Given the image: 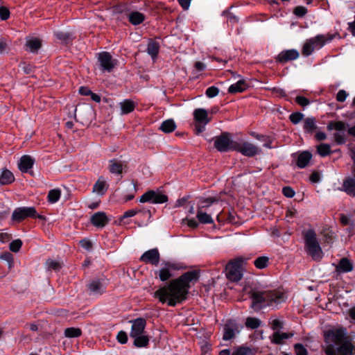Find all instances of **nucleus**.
I'll return each mask as SVG.
<instances>
[{"mask_svg": "<svg viewBox=\"0 0 355 355\" xmlns=\"http://www.w3.org/2000/svg\"><path fill=\"white\" fill-rule=\"evenodd\" d=\"M348 125L343 121H331L327 125L328 130H334V140L338 144H345L346 141V132Z\"/></svg>", "mask_w": 355, "mask_h": 355, "instance_id": "nucleus-8", "label": "nucleus"}, {"mask_svg": "<svg viewBox=\"0 0 355 355\" xmlns=\"http://www.w3.org/2000/svg\"><path fill=\"white\" fill-rule=\"evenodd\" d=\"M116 338L118 341L121 344H125L128 341V336L125 331H121L118 333Z\"/></svg>", "mask_w": 355, "mask_h": 355, "instance_id": "nucleus-52", "label": "nucleus"}, {"mask_svg": "<svg viewBox=\"0 0 355 355\" xmlns=\"http://www.w3.org/2000/svg\"><path fill=\"white\" fill-rule=\"evenodd\" d=\"M254 264L259 269L265 268L268 264V258L267 257H259L254 260Z\"/></svg>", "mask_w": 355, "mask_h": 355, "instance_id": "nucleus-42", "label": "nucleus"}, {"mask_svg": "<svg viewBox=\"0 0 355 355\" xmlns=\"http://www.w3.org/2000/svg\"><path fill=\"white\" fill-rule=\"evenodd\" d=\"M305 245L308 252L313 259L320 261L323 256L322 249L318 241L316 234L313 230H308L304 236Z\"/></svg>", "mask_w": 355, "mask_h": 355, "instance_id": "nucleus-7", "label": "nucleus"}, {"mask_svg": "<svg viewBox=\"0 0 355 355\" xmlns=\"http://www.w3.org/2000/svg\"><path fill=\"white\" fill-rule=\"evenodd\" d=\"M233 150L239 152L246 157H253L261 152L259 147L242 139L235 141V144H234L233 146Z\"/></svg>", "mask_w": 355, "mask_h": 355, "instance_id": "nucleus-9", "label": "nucleus"}, {"mask_svg": "<svg viewBox=\"0 0 355 355\" xmlns=\"http://www.w3.org/2000/svg\"><path fill=\"white\" fill-rule=\"evenodd\" d=\"M55 35L58 40L61 41H67L71 37V35L69 33L63 31H57L55 33Z\"/></svg>", "mask_w": 355, "mask_h": 355, "instance_id": "nucleus-48", "label": "nucleus"}, {"mask_svg": "<svg viewBox=\"0 0 355 355\" xmlns=\"http://www.w3.org/2000/svg\"><path fill=\"white\" fill-rule=\"evenodd\" d=\"M239 331L240 329L238 324L233 320H229L224 326L223 339L224 340H229L233 338L236 334L239 333Z\"/></svg>", "mask_w": 355, "mask_h": 355, "instance_id": "nucleus-18", "label": "nucleus"}, {"mask_svg": "<svg viewBox=\"0 0 355 355\" xmlns=\"http://www.w3.org/2000/svg\"><path fill=\"white\" fill-rule=\"evenodd\" d=\"M22 245V241L20 239H15L10 243V250L13 252L19 251Z\"/></svg>", "mask_w": 355, "mask_h": 355, "instance_id": "nucleus-45", "label": "nucleus"}, {"mask_svg": "<svg viewBox=\"0 0 355 355\" xmlns=\"http://www.w3.org/2000/svg\"><path fill=\"white\" fill-rule=\"evenodd\" d=\"M159 128L165 133H170L175 130L176 125L173 119H168L162 123Z\"/></svg>", "mask_w": 355, "mask_h": 355, "instance_id": "nucleus-33", "label": "nucleus"}, {"mask_svg": "<svg viewBox=\"0 0 355 355\" xmlns=\"http://www.w3.org/2000/svg\"><path fill=\"white\" fill-rule=\"evenodd\" d=\"M218 92L219 89L217 87L211 86L207 89L205 94L207 97L214 98L218 94Z\"/></svg>", "mask_w": 355, "mask_h": 355, "instance_id": "nucleus-47", "label": "nucleus"}, {"mask_svg": "<svg viewBox=\"0 0 355 355\" xmlns=\"http://www.w3.org/2000/svg\"><path fill=\"white\" fill-rule=\"evenodd\" d=\"M191 0H178L180 5L184 10H188Z\"/></svg>", "mask_w": 355, "mask_h": 355, "instance_id": "nucleus-62", "label": "nucleus"}, {"mask_svg": "<svg viewBox=\"0 0 355 355\" xmlns=\"http://www.w3.org/2000/svg\"><path fill=\"white\" fill-rule=\"evenodd\" d=\"M124 164L116 159H112L109 161V171L114 175H120L123 173Z\"/></svg>", "mask_w": 355, "mask_h": 355, "instance_id": "nucleus-22", "label": "nucleus"}, {"mask_svg": "<svg viewBox=\"0 0 355 355\" xmlns=\"http://www.w3.org/2000/svg\"><path fill=\"white\" fill-rule=\"evenodd\" d=\"M80 245L81 247L85 250H90L92 248V242L87 239H83L80 241Z\"/></svg>", "mask_w": 355, "mask_h": 355, "instance_id": "nucleus-60", "label": "nucleus"}, {"mask_svg": "<svg viewBox=\"0 0 355 355\" xmlns=\"http://www.w3.org/2000/svg\"><path fill=\"white\" fill-rule=\"evenodd\" d=\"M342 190L350 196H355V170H352L351 176L347 177L343 183Z\"/></svg>", "mask_w": 355, "mask_h": 355, "instance_id": "nucleus-19", "label": "nucleus"}, {"mask_svg": "<svg viewBox=\"0 0 355 355\" xmlns=\"http://www.w3.org/2000/svg\"><path fill=\"white\" fill-rule=\"evenodd\" d=\"M248 87V83L244 80H239L236 83L230 86L228 92L231 94L243 92Z\"/></svg>", "mask_w": 355, "mask_h": 355, "instance_id": "nucleus-26", "label": "nucleus"}, {"mask_svg": "<svg viewBox=\"0 0 355 355\" xmlns=\"http://www.w3.org/2000/svg\"><path fill=\"white\" fill-rule=\"evenodd\" d=\"M245 324L247 328L255 329L260 327L261 321L257 318L248 317Z\"/></svg>", "mask_w": 355, "mask_h": 355, "instance_id": "nucleus-38", "label": "nucleus"}, {"mask_svg": "<svg viewBox=\"0 0 355 355\" xmlns=\"http://www.w3.org/2000/svg\"><path fill=\"white\" fill-rule=\"evenodd\" d=\"M79 93L84 96H89L92 94V91L87 87H80Z\"/></svg>", "mask_w": 355, "mask_h": 355, "instance_id": "nucleus-63", "label": "nucleus"}, {"mask_svg": "<svg viewBox=\"0 0 355 355\" xmlns=\"http://www.w3.org/2000/svg\"><path fill=\"white\" fill-rule=\"evenodd\" d=\"M139 210L135 209H129L123 213V216H121V219L132 217L139 213Z\"/></svg>", "mask_w": 355, "mask_h": 355, "instance_id": "nucleus-57", "label": "nucleus"}, {"mask_svg": "<svg viewBox=\"0 0 355 355\" xmlns=\"http://www.w3.org/2000/svg\"><path fill=\"white\" fill-rule=\"evenodd\" d=\"M295 350L296 355H307V350L301 344H295Z\"/></svg>", "mask_w": 355, "mask_h": 355, "instance_id": "nucleus-49", "label": "nucleus"}, {"mask_svg": "<svg viewBox=\"0 0 355 355\" xmlns=\"http://www.w3.org/2000/svg\"><path fill=\"white\" fill-rule=\"evenodd\" d=\"M326 355H352L354 349L352 338L345 328L331 329L324 334Z\"/></svg>", "mask_w": 355, "mask_h": 355, "instance_id": "nucleus-2", "label": "nucleus"}, {"mask_svg": "<svg viewBox=\"0 0 355 355\" xmlns=\"http://www.w3.org/2000/svg\"><path fill=\"white\" fill-rule=\"evenodd\" d=\"M184 220L187 221V225L190 227L196 228L198 225V221H196L194 218L185 219Z\"/></svg>", "mask_w": 355, "mask_h": 355, "instance_id": "nucleus-61", "label": "nucleus"}, {"mask_svg": "<svg viewBox=\"0 0 355 355\" xmlns=\"http://www.w3.org/2000/svg\"><path fill=\"white\" fill-rule=\"evenodd\" d=\"M168 200V197L159 191L150 190L144 193L139 199L140 202L153 204L164 203Z\"/></svg>", "mask_w": 355, "mask_h": 355, "instance_id": "nucleus-13", "label": "nucleus"}, {"mask_svg": "<svg viewBox=\"0 0 355 355\" xmlns=\"http://www.w3.org/2000/svg\"><path fill=\"white\" fill-rule=\"evenodd\" d=\"M128 18L130 22L133 25L140 24L144 21L145 19L144 15L137 11L130 13Z\"/></svg>", "mask_w": 355, "mask_h": 355, "instance_id": "nucleus-35", "label": "nucleus"}, {"mask_svg": "<svg viewBox=\"0 0 355 355\" xmlns=\"http://www.w3.org/2000/svg\"><path fill=\"white\" fill-rule=\"evenodd\" d=\"M107 279L105 277L92 279L87 285L90 295L98 296L102 295L106 289Z\"/></svg>", "mask_w": 355, "mask_h": 355, "instance_id": "nucleus-16", "label": "nucleus"}, {"mask_svg": "<svg viewBox=\"0 0 355 355\" xmlns=\"http://www.w3.org/2000/svg\"><path fill=\"white\" fill-rule=\"evenodd\" d=\"M293 336V334L283 333L277 331L274 332L272 336V341L276 344H282L284 340L291 338Z\"/></svg>", "mask_w": 355, "mask_h": 355, "instance_id": "nucleus-32", "label": "nucleus"}, {"mask_svg": "<svg viewBox=\"0 0 355 355\" xmlns=\"http://www.w3.org/2000/svg\"><path fill=\"white\" fill-rule=\"evenodd\" d=\"M1 259L6 260L8 262L9 267H11L13 263V257L10 252H5L0 256Z\"/></svg>", "mask_w": 355, "mask_h": 355, "instance_id": "nucleus-50", "label": "nucleus"}, {"mask_svg": "<svg viewBox=\"0 0 355 355\" xmlns=\"http://www.w3.org/2000/svg\"><path fill=\"white\" fill-rule=\"evenodd\" d=\"M15 180L13 174L8 170L6 169L1 172L0 175V184H9Z\"/></svg>", "mask_w": 355, "mask_h": 355, "instance_id": "nucleus-34", "label": "nucleus"}, {"mask_svg": "<svg viewBox=\"0 0 355 355\" xmlns=\"http://www.w3.org/2000/svg\"><path fill=\"white\" fill-rule=\"evenodd\" d=\"M252 307L260 309L282 303L286 300V295L281 291H257L252 293Z\"/></svg>", "mask_w": 355, "mask_h": 355, "instance_id": "nucleus-3", "label": "nucleus"}, {"mask_svg": "<svg viewBox=\"0 0 355 355\" xmlns=\"http://www.w3.org/2000/svg\"><path fill=\"white\" fill-rule=\"evenodd\" d=\"M320 179V175L317 172H313L310 176V181L313 183L318 182Z\"/></svg>", "mask_w": 355, "mask_h": 355, "instance_id": "nucleus-64", "label": "nucleus"}, {"mask_svg": "<svg viewBox=\"0 0 355 355\" xmlns=\"http://www.w3.org/2000/svg\"><path fill=\"white\" fill-rule=\"evenodd\" d=\"M98 60L103 71L110 72L118 64V61L114 59L108 52L99 53Z\"/></svg>", "mask_w": 355, "mask_h": 355, "instance_id": "nucleus-15", "label": "nucleus"}, {"mask_svg": "<svg viewBox=\"0 0 355 355\" xmlns=\"http://www.w3.org/2000/svg\"><path fill=\"white\" fill-rule=\"evenodd\" d=\"M312 157V155L311 153L308 151H303L298 154L297 159V166L303 168L308 166Z\"/></svg>", "mask_w": 355, "mask_h": 355, "instance_id": "nucleus-24", "label": "nucleus"}, {"mask_svg": "<svg viewBox=\"0 0 355 355\" xmlns=\"http://www.w3.org/2000/svg\"><path fill=\"white\" fill-rule=\"evenodd\" d=\"M235 141H232L230 134L224 132L219 137H216L214 141V146L220 152H226L233 150V146Z\"/></svg>", "mask_w": 355, "mask_h": 355, "instance_id": "nucleus-14", "label": "nucleus"}, {"mask_svg": "<svg viewBox=\"0 0 355 355\" xmlns=\"http://www.w3.org/2000/svg\"><path fill=\"white\" fill-rule=\"evenodd\" d=\"M130 322L132 323L130 336L134 339V345L137 347H146L148 345L149 338L145 331L146 326V320L142 318H138L130 320Z\"/></svg>", "mask_w": 355, "mask_h": 355, "instance_id": "nucleus-4", "label": "nucleus"}, {"mask_svg": "<svg viewBox=\"0 0 355 355\" xmlns=\"http://www.w3.org/2000/svg\"><path fill=\"white\" fill-rule=\"evenodd\" d=\"M232 355H254V352L250 347L241 346L235 348Z\"/></svg>", "mask_w": 355, "mask_h": 355, "instance_id": "nucleus-39", "label": "nucleus"}, {"mask_svg": "<svg viewBox=\"0 0 355 355\" xmlns=\"http://www.w3.org/2000/svg\"><path fill=\"white\" fill-rule=\"evenodd\" d=\"M218 201L219 198L217 196L202 198L198 202L197 209H201L204 211V209L209 207L213 203L217 202Z\"/></svg>", "mask_w": 355, "mask_h": 355, "instance_id": "nucleus-28", "label": "nucleus"}, {"mask_svg": "<svg viewBox=\"0 0 355 355\" xmlns=\"http://www.w3.org/2000/svg\"><path fill=\"white\" fill-rule=\"evenodd\" d=\"M42 218L40 215L37 214V211L33 207H18L14 210L12 214V220L15 222H21L26 218Z\"/></svg>", "mask_w": 355, "mask_h": 355, "instance_id": "nucleus-11", "label": "nucleus"}, {"mask_svg": "<svg viewBox=\"0 0 355 355\" xmlns=\"http://www.w3.org/2000/svg\"><path fill=\"white\" fill-rule=\"evenodd\" d=\"M108 189V184L103 177L98 178L93 187V191L99 194L103 195Z\"/></svg>", "mask_w": 355, "mask_h": 355, "instance_id": "nucleus-25", "label": "nucleus"}, {"mask_svg": "<svg viewBox=\"0 0 355 355\" xmlns=\"http://www.w3.org/2000/svg\"><path fill=\"white\" fill-rule=\"evenodd\" d=\"M33 164L34 159L31 156L24 155L19 160L18 167L21 172L26 173L33 167Z\"/></svg>", "mask_w": 355, "mask_h": 355, "instance_id": "nucleus-23", "label": "nucleus"}, {"mask_svg": "<svg viewBox=\"0 0 355 355\" xmlns=\"http://www.w3.org/2000/svg\"><path fill=\"white\" fill-rule=\"evenodd\" d=\"M180 268L179 266L174 262L164 261L162 263L160 269L155 272V275L162 282H166L173 275V272Z\"/></svg>", "mask_w": 355, "mask_h": 355, "instance_id": "nucleus-10", "label": "nucleus"}, {"mask_svg": "<svg viewBox=\"0 0 355 355\" xmlns=\"http://www.w3.org/2000/svg\"><path fill=\"white\" fill-rule=\"evenodd\" d=\"M307 12V10L304 6H297L294 10V14L298 17H303Z\"/></svg>", "mask_w": 355, "mask_h": 355, "instance_id": "nucleus-51", "label": "nucleus"}, {"mask_svg": "<svg viewBox=\"0 0 355 355\" xmlns=\"http://www.w3.org/2000/svg\"><path fill=\"white\" fill-rule=\"evenodd\" d=\"M303 123V128L306 132L311 133L317 128L316 121L313 117L304 119Z\"/></svg>", "mask_w": 355, "mask_h": 355, "instance_id": "nucleus-30", "label": "nucleus"}, {"mask_svg": "<svg viewBox=\"0 0 355 355\" xmlns=\"http://www.w3.org/2000/svg\"><path fill=\"white\" fill-rule=\"evenodd\" d=\"M283 194L288 198H293L295 196L294 190L290 187H285L282 189Z\"/></svg>", "mask_w": 355, "mask_h": 355, "instance_id": "nucleus-56", "label": "nucleus"}, {"mask_svg": "<svg viewBox=\"0 0 355 355\" xmlns=\"http://www.w3.org/2000/svg\"><path fill=\"white\" fill-rule=\"evenodd\" d=\"M303 117H304L303 114H302L300 112H295V113H292L290 115L289 119L293 123L297 124L299 122H300L303 119Z\"/></svg>", "mask_w": 355, "mask_h": 355, "instance_id": "nucleus-46", "label": "nucleus"}, {"mask_svg": "<svg viewBox=\"0 0 355 355\" xmlns=\"http://www.w3.org/2000/svg\"><path fill=\"white\" fill-rule=\"evenodd\" d=\"M196 217L198 221L202 224H211L214 223L211 214H207L201 209H197Z\"/></svg>", "mask_w": 355, "mask_h": 355, "instance_id": "nucleus-31", "label": "nucleus"}, {"mask_svg": "<svg viewBox=\"0 0 355 355\" xmlns=\"http://www.w3.org/2000/svg\"><path fill=\"white\" fill-rule=\"evenodd\" d=\"M247 259L237 257L230 261L226 266V277L232 282H239L243 277Z\"/></svg>", "mask_w": 355, "mask_h": 355, "instance_id": "nucleus-6", "label": "nucleus"}, {"mask_svg": "<svg viewBox=\"0 0 355 355\" xmlns=\"http://www.w3.org/2000/svg\"><path fill=\"white\" fill-rule=\"evenodd\" d=\"M295 101L297 104L303 107L309 104V101L304 96H297Z\"/></svg>", "mask_w": 355, "mask_h": 355, "instance_id": "nucleus-58", "label": "nucleus"}, {"mask_svg": "<svg viewBox=\"0 0 355 355\" xmlns=\"http://www.w3.org/2000/svg\"><path fill=\"white\" fill-rule=\"evenodd\" d=\"M121 113L128 114L135 109V103L130 100H125L120 103Z\"/></svg>", "mask_w": 355, "mask_h": 355, "instance_id": "nucleus-37", "label": "nucleus"}, {"mask_svg": "<svg viewBox=\"0 0 355 355\" xmlns=\"http://www.w3.org/2000/svg\"><path fill=\"white\" fill-rule=\"evenodd\" d=\"M318 154L322 157H325L331 154V146L327 144H321L317 148Z\"/></svg>", "mask_w": 355, "mask_h": 355, "instance_id": "nucleus-41", "label": "nucleus"}, {"mask_svg": "<svg viewBox=\"0 0 355 355\" xmlns=\"http://www.w3.org/2000/svg\"><path fill=\"white\" fill-rule=\"evenodd\" d=\"M81 334V330L78 328H67L64 331V335L68 338H76Z\"/></svg>", "mask_w": 355, "mask_h": 355, "instance_id": "nucleus-43", "label": "nucleus"}, {"mask_svg": "<svg viewBox=\"0 0 355 355\" xmlns=\"http://www.w3.org/2000/svg\"><path fill=\"white\" fill-rule=\"evenodd\" d=\"M198 278L199 273L197 271H188L170 282L167 286L158 289L155 297L162 303L167 302L169 306H174L187 298L190 284L197 282Z\"/></svg>", "mask_w": 355, "mask_h": 355, "instance_id": "nucleus-1", "label": "nucleus"}, {"mask_svg": "<svg viewBox=\"0 0 355 355\" xmlns=\"http://www.w3.org/2000/svg\"><path fill=\"white\" fill-rule=\"evenodd\" d=\"M90 221L92 224L96 227H103L109 222V218L103 211H98L91 216Z\"/></svg>", "mask_w": 355, "mask_h": 355, "instance_id": "nucleus-21", "label": "nucleus"}, {"mask_svg": "<svg viewBox=\"0 0 355 355\" xmlns=\"http://www.w3.org/2000/svg\"><path fill=\"white\" fill-rule=\"evenodd\" d=\"M297 211L294 209H289L286 211V218L287 221L290 222L291 219L295 217Z\"/></svg>", "mask_w": 355, "mask_h": 355, "instance_id": "nucleus-59", "label": "nucleus"}, {"mask_svg": "<svg viewBox=\"0 0 355 355\" xmlns=\"http://www.w3.org/2000/svg\"><path fill=\"white\" fill-rule=\"evenodd\" d=\"M159 45L157 42L153 40H150L148 42L147 46V52L153 58L157 57V55L159 53Z\"/></svg>", "mask_w": 355, "mask_h": 355, "instance_id": "nucleus-36", "label": "nucleus"}, {"mask_svg": "<svg viewBox=\"0 0 355 355\" xmlns=\"http://www.w3.org/2000/svg\"><path fill=\"white\" fill-rule=\"evenodd\" d=\"M347 96V93L345 90L341 89L337 93L336 100L338 102H344L346 100Z\"/></svg>", "mask_w": 355, "mask_h": 355, "instance_id": "nucleus-54", "label": "nucleus"}, {"mask_svg": "<svg viewBox=\"0 0 355 355\" xmlns=\"http://www.w3.org/2000/svg\"><path fill=\"white\" fill-rule=\"evenodd\" d=\"M353 270V265L347 258L340 259L336 267V270L340 272H348Z\"/></svg>", "mask_w": 355, "mask_h": 355, "instance_id": "nucleus-27", "label": "nucleus"}, {"mask_svg": "<svg viewBox=\"0 0 355 355\" xmlns=\"http://www.w3.org/2000/svg\"><path fill=\"white\" fill-rule=\"evenodd\" d=\"M46 266L47 270H58L60 268V264L58 261L53 259H48L46 261Z\"/></svg>", "mask_w": 355, "mask_h": 355, "instance_id": "nucleus-44", "label": "nucleus"}, {"mask_svg": "<svg viewBox=\"0 0 355 355\" xmlns=\"http://www.w3.org/2000/svg\"><path fill=\"white\" fill-rule=\"evenodd\" d=\"M270 323L271 324V328L273 330H277L283 327L282 322L278 319H274Z\"/></svg>", "mask_w": 355, "mask_h": 355, "instance_id": "nucleus-55", "label": "nucleus"}, {"mask_svg": "<svg viewBox=\"0 0 355 355\" xmlns=\"http://www.w3.org/2000/svg\"><path fill=\"white\" fill-rule=\"evenodd\" d=\"M10 17V12L6 7H0V18L2 20H6Z\"/></svg>", "mask_w": 355, "mask_h": 355, "instance_id": "nucleus-53", "label": "nucleus"}, {"mask_svg": "<svg viewBox=\"0 0 355 355\" xmlns=\"http://www.w3.org/2000/svg\"><path fill=\"white\" fill-rule=\"evenodd\" d=\"M338 34H320L305 41L303 44L302 53L304 56L310 55L315 50L322 49L327 43L331 42Z\"/></svg>", "mask_w": 355, "mask_h": 355, "instance_id": "nucleus-5", "label": "nucleus"}, {"mask_svg": "<svg viewBox=\"0 0 355 355\" xmlns=\"http://www.w3.org/2000/svg\"><path fill=\"white\" fill-rule=\"evenodd\" d=\"M61 191L60 189H52L48 193V200L51 203L58 202L60 198Z\"/></svg>", "mask_w": 355, "mask_h": 355, "instance_id": "nucleus-40", "label": "nucleus"}, {"mask_svg": "<svg viewBox=\"0 0 355 355\" xmlns=\"http://www.w3.org/2000/svg\"><path fill=\"white\" fill-rule=\"evenodd\" d=\"M300 56L298 51L295 49H288L280 52L277 58V61L282 63H286L288 61L297 60Z\"/></svg>", "mask_w": 355, "mask_h": 355, "instance_id": "nucleus-20", "label": "nucleus"}, {"mask_svg": "<svg viewBox=\"0 0 355 355\" xmlns=\"http://www.w3.org/2000/svg\"><path fill=\"white\" fill-rule=\"evenodd\" d=\"M160 259V254L157 248H153L145 252L141 257L140 260L146 263H150L154 266H157Z\"/></svg>", "mask_w": 355, "mask_h": 355, "instance_id": "nucleus-17", "label": "nucleus"}, {"mask_svg": "<svg viewBox=\"0 0 355 355\" xmlns=\"http://www.w3.org/2000/svg\"><path fill=\"white\" fill-rule=\"evenodd\" d=\"M193 116L196 121V131L197 134H200L205 131L206 125L209 122L210 119L208 117V113L203 108L196 109L193 112Z\"/></svg>", "mask_w": 355, "mask_h": 355, "instance_id": "nucleus-12", "label": "nucleus"}, {"mask_svg": "<svg viewBox=\"0 0 355 355\" xmlns=\"http://www.w3.org/2000/svg\"><path fill=\"white\" fill-rule=\"evenodd\" d=\"M42 46L41 40L38 38H31L26 42V49L32 53H36Z\"/></svg>", "mask_w": 355, "mask_h": 355, "instance_id": "nucleus-29", "label": "nucleus"}]
</instances>
